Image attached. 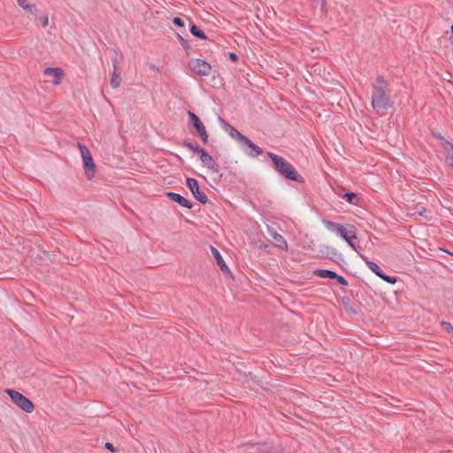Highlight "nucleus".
Instances as JSON below:
<instances>
[{
  "label": "nucleus",
  "mask_w": 453,
  "mask_h": 453,
  "mask_svg": "<svg viewBox=\"0 0 453 453\" xmlns=\"http://www.w3.org/2000/svg\"><path fill=\"white\" fill-rule=\"evenodd\" d=\"M388 85V82L381 75L376 78L375 84L372 85V107L377 113L388 110L394 105Z\"/></svg>",
  "instance_id": "1"
},
{
  "label": "nucleus",
  "mask_w": 453,
  "mask_h": 453,
  "mask_svg": "<svg viewBox=\"0 0 453 453\" xmlns=\"http://www.w3.org/2000/svg\"><path fill=\"white\" fill-rule=\"evenodd\" d=\"M268 157L273 163L274 169L285 179L296 181L297 183H303L304 178L297 173L296 168L284 157L276 155L273 152H267Z\"/></svg>",
  "instance_id": "2"
},
{
  "label": "nucleus",
  "mask_w": 453,
  "mask_h": 453,
  "mask_svg": "<svg viewBox=\"0 0 453 453\" xmlns=\"http://www.w3.org/2000/svg\"><path fill=\"white\" fill-rule=\"evenodd\" d=\"M323 224L328 230L333 231L341 236L351 249L357 251L359 245L357 242V229L353 225H348V228H346L344 226L328 219H323Z\"/></svg>",
  "instance_id": "3"
},
{
  "label": "nucleus",
  "mask_w": 453,
  "mask_h": 453,
  "mask_svg": "<svg viewBox=\"0 0 453 453\" xmlns=\"http://www.w3.org/2000/svg\"><path fill=\"white\" fill-rule=\"evenodd\" d=\"M78 148L80 149L81 155L83 160L84 172L88 180H91L96 175V164L91 156L88 148L83 143L78 142Z\"/></svg>",
  "instance_id": "4"
},
{
  "label": "nucleus",
  "mask_w": 453,
  "mask_h": 453,
  "mask_svg": "<svg viewBox=\"0 0 453 453\" xmlns=\"http://www.w3.org/2000/svg\"><path fill=\"white\" fill-rule=\"evenodd\" d=\"M5 393L9 395L11 400L26 413H32L34 411V403L21 393L14 389H6Z\"/></svg>",
  "instance_id": "5"
},
{
  "label": "nucleus",
  "mask_w": 453,
  "mask_h": 453,
  "mask_svg": "<svg viewBox=\"0 0 453 453\" xmlns=\"http://www.w3.org/2000/svg\"><path fill=\"white\" fill-rule=\"evenodd\" d=\"M188 66L200 76H208L211 71V65L207 61L200 58L190 59Z\"/></svg>",
  "instance_id": "6"
},
{
  "label": "nucleus",
  "mask_w": 453,
  "mask_h": 453,
  "mask_svg": "<svg viewBox=\"0 0 453 453\" xmlns=\"http://www.w3.org/2000/svg\"><path fill=\"white\" fill-rule=\"evenodd\" d=\"M186 185L191 191L193 196L201 203L206 204L208 203L207 196L200 190L197 180L194 178H187Z\"/></svg>",
  "instance_id": "7"
},
{
  "label": "nucleus",
  "mask_w": 453,
  "mask_h": 453,
  "mask_svg": "<svg viewBox=\"0 0 453 453\" xmlns=\"http://www.w3.org/2000/svg\"><path fill=\"white\" fill-rule=\"evenodd\" d=\"M240 143L243 151L250 157H256L263 153V150L247 136H244L243 140H242Z\"/></svg>",
  "instance_id": "8"
},
{
  "label": "nucleus",
  "mask_w": 453,
  "mask_h": 453,
  "mask_svg": "<svg viewBox=\"0 0 453 453\" xmlns=\"http://www.w3.org/2000/svg\"><path fill=\"white\" fill-rule=\"evenodd\" d=\"M200 160L204 166L210 169L211 172L219 173L220 171L219 165L215 162L213 157L203 150L200 153Z\"/></svg>",
  "instance_id": "9"
},
{
  "label": "nucleus",
  "mask_w": 453,
  "mask_h": 453,
  "mask_svg": "<svg viewBox=\"0 0 453 453\" xmlns=\"http://www.w3.org/2000/svg\"><path fill=\"white\" fill-rule=\"evenodd\" d=\"M219 123L224 130L234 140L241 142L243 140L244 134H241L236 128L231 126L228 122L219 117Z\"/></svg>",
  "instance_id": "10"
},
{
  "label": "nucleus",
  "mask_w": 453,
  "mask_h": 453,
  "mask_svg": "<svg viewBox=\"0 0 453 453\" xmlns=\"http://www.w3.org/2000/svg\"><path fill=\"white\" fill-rule=\"evenodd\" d=\"M166 196L170 200L177 203L178 204H180V206H182L184 208L191 209L193 207L192 202L189 201L188 199L185 198L184 196H180V194L170 191V192L166 193Z\"/></svg>",
  "instance_id": "11"
},
{
  "label": "nucleus",
  "mask_w": 453,
  "mask_h": 453,
  "mask_svg": "<svg viewBox=\"0 0 453 453\" xmlns=\"http://www.w3.org/2000/svg\"><path fill=\"white\" fill-rule=\"evenodd\" d=\"M44 74L47 76H53V85H58L64 77V72L60 67H47L44 69Z\"/></svg>",
  "instance_id": "12"
},
{
  "label": "nucleus",
  "mask_w": 453,
  "mask_h": 453,
  "mask_svg": "<svg viewBox=\"0 0 453 453\" xmlns=\"http://www.w3.org/2000/svg\"><path fill=\"white\" fill-rule=\"evenodd\" d=\"M211 252L215 257L217 265H219L222 273L225 274L231 275V271L228 268L227 265L226 264L225 260L223 259L222 256L220 255L219 251L216 248L211 247Z\"/></svg>",
  "instance_id": "13"
},
{
  "label": "nucleus",
  "mask_w": 453,
  "mask_h": 453,
  "mask_svg": "<svg viewBox=\"0 0 453 453\" xmlns=\"http://www.w3.org/2000/svg\"><path fill=\"white\" fill-rule=\"evenodd\" d=\"M119 64V62L117 58L112 59L113 72H112L111 78V86L113 88H118L121 82V77L118 73Z\"/></svg>",
  "instance_id": "14"
},
{
  "label": "nucleus",
  "mask_w": 453,
  "mask_h": 453,
  "mask_svg": "<svg viewBox=\"0 0 453 453\" xmlns=\"http://www.w3.org/2000/svg\"><path fill=\"white\" fill-rule=\"evenodd\" d=\"M267 230L268 234L277 242V246L287 251L288 242L285 238L281 234H278L272 226H268Z\"/></svg>",
  "instance_id": "15"
},
{
  "label": "nucleus",
  "mask_w": 453,
  "mask_h": 453,
  "mask_svg": "<svg viewBox=\"0 0 453 453\" xmlns=\"http://www.w3.org/2000/svg\"><path fill=\"white\" fill-rule=\"evenodd\" d=\"M242 449L243 450H247L250 449H254L255 451L251 453H270L271 452V447L267 446L265 443H246L242 446Z\"/></svg>",
  "instance_id": "16"
},
{
  "label": "nucleus",
  "mask_w": 453,
  "mask_h": 453,
  "mask_svg": "<svg viewBox=\"0 0 453 453\" xmlns=\"http://www.w3.org/2000/svg\"><path fill=\"white\" fill-rule=\"evenodd\" d=\"M360 257L365 261L367 267L378 277H380L382 274L383 271L376 263L370 261L365 255L360 254Z\"/></svg>",
  "instance_id": "17"
},
{
  "label": "nucleus",
  "mask_w": 453,
  "mask_h": 453,
  "mask_svg": "<svg viewBox=\"0 0 453 453\" xmlns=\"http://www.w3.org/2000/svg\"><path fill=\"white\" fill-rule=\"evenodd\" d=\"M189 31L193 36L201 40H207L205 33L202 29H200L199 27L193 23H191L190 25Z\"/></svg>",
  "instance_id": "18"
},
{
  "label": "nucleus",
  "mask_w": 453,
  "mask_h": 453,
  "mask_svg": "<svg viewBox=\"0 0 453 453\" xmlns=\"http://www.w3.org/2000/svg\"><path fill=\"white\" fill-rule=\"evenodd\" d=\"M314 274L316 276H319L320 278H327L333 280L334 277H336V273L331 270L327 269H318L314 271Z\"/></svg>",
  "instance_id": "19"
},
{
  "label": "nucleus",
  "mask_w": 453,
  "mask_h": 453,
  "mask_svg": "<svg viewBox=\"0 0 453 453\" xmlns=\"http://www.w3.org/2000/svg\"><path fill=\"white\" fill-rule=\"evenodd\" d=\"M342 198L345 199L349 203L357 205L358 204L360 198L354 192H346L342 195Z\"/></svg>",
  "instance_id": "20"
},
{
  "label": "nucleus",
  "mask_w": 453,
  "mask_h": 453,
  "mask_svg": "<svg viewBox=\"0 0 453 453\" xmlns=\"http://www.w3.org/2000/svg\"><path fill=\"white\" fill-rule=\"evenodd\" d=\"M182 146L198 154H200L203 150V149L201 148L197 142H192L188 140H184L182 142Z\"/></svg>",
  "instance_id": "21"
},
{
  "label": "nucleus",
  "mask_w": 453,
  "mask_h": 453,
  "mask_svg": "<svg viewBox=\"0 0 453 453\" xmlns=\"http://www.w3.org/2000/svg\"><path fill=\"white\" fill-rule=\"evenodd\" d=\"M177 36L186 52V54L189 55L192 48L190 46L188 40L185 39L183 36H181L179 34L177 35Z\"/></svg>",
  "instance_id": "22"
},
{
  "label": "nucleus",
  "mask_w": 453,
  "mask_h": 453,
  "mask_svg": "<svg viewBox=\"0 0 453 453\" xmlns=\"http://www.w3.org/2000/svg\"><path fill=\"white\" fill-rule=\"evenodd\" d=\"M188 115L190 123H191V125L193 127L198 125L201 122L199 117L196 113H194L193 111H188Z\"/></svg>",
  "instance_id": "23"
},
{
  "label": "nucleus",
  "mask_w": 453,
  "mask_h": 453,
  "mask_svg": "<svg viewBox=\"0 0 453 453\" xmlns=\"http://www.w3.org/2000/svg\"><path fill=\"white\" fill-rule=\"evenodd\" d=\"M380 279H382L383 280H385L386 282L389 283V284H395L396 283L397 281V278L395 277V276H389V275H386L384 273V272L382 273V274L380 276Z\"/></svg>",
  "instance_id": "24"
},
{
  "label": "nucleus",
  "mask_w": 453,
  "mask_h": 453,
  "mask_svg": "<svg viewBox=\"0 0 453 453\" xmlns=\"http://www.w3.org/2000/svg\"><path fill=\"white\" fill-rule=\"evenodd\" d=\"M441 326L444 331L453 334V326L449 322L441 321Z\"/></svg>",
  "instance_id": "25"
},
{
  "label": "nucleus",
  "mask_w": 453,
  "mask_h": 453,
  "mask_svg": "<svg viewBox=\"0 0 453 453\" xmlns=\"http://www.w3.org/2000/svg\"><path fill=\"white\" fill-rule=\"evenodd\" d=\"M447 143L451 149V152H449L448 154L447 160L449 165L453 168V144L449 142Z\"/></svg>",
  "instance_id": "26"
},
{
  "label": "nucleus",
  "mask_w": 453,
  "mask_h": 453,
  "mask_svg": "<svg viewBox=\"0 0 453 453\" xmlns=\"http://www.w3.org/2000/svg\"><path fill=\"white\" fill-rule=\"evenodd\" d=\"M173 23L178 27H185L184 20L180 17H175L173 19Z\"/></svg>",
  "instance_id": "27"
},
{
  "label": "nucleus",
  "mask_w": 453,
  "mask_h": 453,
  "mask_svg": "<svg viewBox=\"0 0 453 453\" xmlns=\"http://www.w3.org/2000/svg\"><path fill=\"white\" fill-rule=\"evenodd\" d=\"M333 280H337V282L340 285H342V286H347L348 285V281L345 280V278L342 277V275H339L338 273H336V277H334Z\"/></svg>",
  "instance_id": "28"
},
{
  "label": "nucleus",
  "mask_w": 453,
  "mask_h": 453,
  "mask_svg": "<svg viewBox=\"0 0 453 453\" xmlns=\"http://www.w3.org/2000/svg\"><path fill=\"white\" fill-rule=\"evenodd\" d=\"M318 4L320 5L321 12L326 15L327 14V9H326V0H318Z\"/></svg>",
  "instance_id": "29"
},
{
  "label": "nucleus",
  "mask_w": 453,
  "mask_h": 453,
  "mask_svg": "<svg viewBox=\"0 0 453 453\" xmlns=\"http://www.w3.org/2000/svg\"><path fill=\"white\" fill-rule=\"evenodd\" d=\"M194 128H196L197 134H201L202 133L206 131V128L202 121L198 125L195 126Z\"/></svg>",
  "instance_id": "30"
},
{
  "label": "nucleus",
  "mask_w": 453,
  "mask_h": 453,
  "mask_svg": "<svg viewBox=\"0 0 453 453\" xmlns=\"http://www.w3.org/2000/svg\"><path fill=\"white\" fill-rule=\"evenodd\" d=\"M194 128H196L197 134H201L202 133L206 131V128L202 121L198 125L195 126Z\"/></svg>",
  "instance_id": "31"
},
{
  "label": "nucleus",
  "mask_w": 453,
  "mask_h": 453,
  "mask_svg": "<svg viewBox=\"0 0 453 453\" xmlns=\"http://www.w3.org/2000/svg\"><path fill=\"white\" fill-rule=\"evenodd\" d=\"M42 27H46L49 25V19L47 15H42L39 18Z\"/></svg>",
  "instance_id": "32"
},
{
  "label": "nucleus",
  "mask_w": 453,
  "mask_h": 453,
  "mask_svg": "<svg viewBox=\"0 0 453 453\" xmlns=\"http://www.w3.org/2000/svg\"><path fill=\"white\" fill-rule=\"evenodd\" d=\"M24 10L28 12L35 13V5L32 4H27V5H25Z\"/></svg>",
  "instance_id": "33"
},
{
  "label": "nucleus",
  "mask_w": 453,
  "mask_h": 453,
  "mask_svg": "<svg viewBox=\"0 0 453 453\" xmlns=\"http://www.w3.org/2000/svg\"><path fill=\"white\" fill-rule=\"evenodd\" d=\"M198 136L201 138V140H202L204 143H207V142H208L209 135H208L207 131H204V132H203V133H202L201 134H198Z\"/></svg>",
  "instance_id": "34"
},
{
  "label": "nucleus",
  "mask_w": 453,
  "mask_h": 453,
  "mask_svg": "<svg viewBox=\"0 0 453 453\" xmlns=\"http://www.w3.org/2000/svg\"><path fill=\"white\" fill-rule=\"evenodd\" d=\"M228 56L231 61L233 62H237L239 59L237 54H235L234 52H228Z\"/></svg>",
  "instance_id": "35"
},
{
  "label": "nucleus",
  "mask_w": 453,
  "mask_h": 453,
  "mask_svg": "<svg viewBox=\"0 0 453 453\" xmlns=\"http://www.w3.org/2000/svg\"><path fill=\"white\" fill-rule=\"evenodd\" d=\"M17 3L22 9L28 4L27 0H17Z\"/></svg>",
  "instance_id": "36"
},
{
  "label": "nucleus",
  "mask_w": 453,
  "mask_h": 453,
  "mask_svg": "<svg viewBox=\"0 0 453 453\" xmlns=\"http://www.w3.org/2000/svg\"><path fill=\"white\" fill-rule=\"evenodd\" d=\"M104 447H105V449H107L111 451H114V446L111 442H105Z\"/></svg>",
  "instance_id": "37"
},
{
  "label": "nucleus",
  "mask_w": 453,
  "mask_h": 453,
  "mask_svg": "<svg viewBox=\"0 0 453 453\" xmlns=\"http://www.w3.org/2000/svg\"><path fill=\"white\" fill-rule=\"evenodd\" d=\"M417 212L418 215H423L426 212V209L424 207H420V209H418Z\"/></svg>",
  "instance_id": "38"
},
{
  "label": "nucleus",
  "mask_w": 453,
  "mask_h": 453,
  "mask_svg": "<svg viewBox=\"0 0 453 453\" xmlns=\"http://www.w3.org/2000/svg\"><path fill=\"white\" fill-rule=\"evenodd\" d=\"M150 69L156 70L157 72H159V68H157L155 65H150Z\"/></svg>",
  "instance_id": "39"
}]
</instances>
